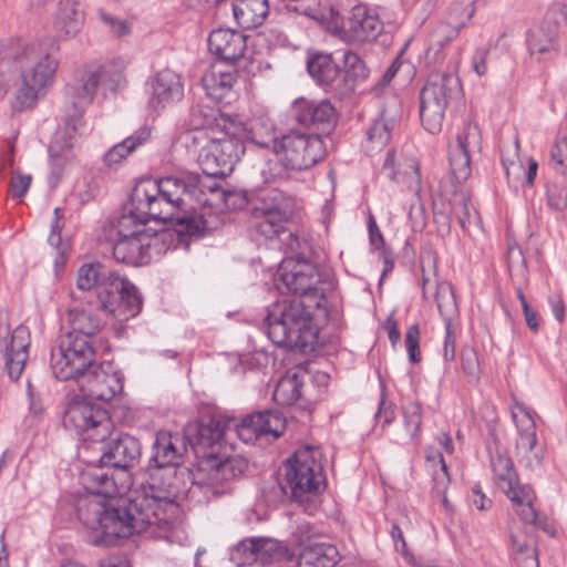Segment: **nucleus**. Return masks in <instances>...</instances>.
Masks as SVG:
<instances>
[{
    "instance_id": "nucleus-1",
    "label": "nucleus",
    "mask_w": 567,
    "mask_h": 567,
    "mask_svg": "<svg viewBox=\"0 0 567 567\" xmlns=\"http://www.w3.org/2000/svg\"><path fill=\"white\" fill-rule=\"evenodd\" d=\"M103 467H93L81 474L86 493L76 502V514L91 532L90 543L112 547L122 539L147 530L152 536H162L179 512L173 486H162L158 477L152 475L140 491L110 502L118 491L114 478Z\"/></svg>"
},
{
    "instance_id": "nucleus-2",
    "label": "nucleus",
    "mask_w": 567,
    "mask_h": 567,
    "mask_svg": "<svg viewBox=\"0 0 567 567\" xmlns=\"http://www.w3.org/2000/svg\"><path fill=\"white\" fill-rule=\"evenodd\" d=\"M235 193L226 190L209 178L198 174L166 176L158 181L141 179L132 189L130 203L120 217H131L132 221L147 226L151 220L167 223L175 210L187 212L200 207H235L231 199Z\"/></svg>"
},
{
    "instance_id": "nucleus-3",
    "label": "nucleus",
    "mask_w": 567,
    "mask_h": 567,
    "mask_svg": "<svg viewBox=\"0 0 567 567\" xmlns=\"http://www.w3.org/2000/svg\"><path fill=\"white\" fill-rule=\"evenodd\" d=\"M76 286L82 291L94 289L100 310L114 313L118 320L136 317L143 305L136 286L100 262L84 264L78 270Z\"/></svg>"
},
{
    "instance_id": "nucleus-4",
    "label": "nucleus",
    "mask_w": 567,
    "mask_h": 567,
    "mask_svg": "<svg viewBox=\"0 0 567 567\" xmlns=\"http://www.w3.org/2000/svg\"><path fill=\"white\" fill-rule=\"evenodd\" d=\"M60 45L52 38L25 44L16 55L21 83L17 99L22 106H31L53 85L60 65Z\"/></svg>"
},
{
    "instance_id": "nucleus-5",
    "label": "nucleus",
    "mask_w": 567,
    "mask_h": 567,
    "mask_svg": "<svg viewBox=\"0 0 567 567\" xmlns=\"http://www.w3.org/2000/svg\"><path fill=\"white\" fill-rule=\"evenodd\" d=\"M313 303L305 300H281L272 303L266 317L268 336L280 347L310 352L318 343L319 329L313 322Z\"/></svg>"
},
{
    "instance_id": "nucleus-6",
    "label": "nucleus",
    "mask_w": 567,
    "mask_h": 567,
    "mask_svg": "<svg viewBox=\"0 0 567 567\" xmlns=\"http://www.w3.org/2000/svg\"><path fill=\"white\" fill-rule=\"evenodd\" d=\"M113 230V258L127 266L150 264L155 256L165 252L172 243L171 233L141 226L140 223L132 221L131 217H118Z\"/></svg>"
},
{
    "instance_id": "nucleus-7",
    "label": "nucleus",
    "mask_w": 567,
    "mask_h": 567,
    "mask_svg": "<svg viewBox=\"0 0 567 567\" xmlns=\"http://www.w3.org/2000/svg\"><path fill=\"white\" fill-rule=\"evenodd\" d=\"M285 477L279 483L282 493L296 503L310 505L311 498L324 487L323 454L319 446L299 447L285 464Z\"/></svg>"
},
{
    "instance_id": "nucleus-8",
    "label": "nucleus",
    "mask_w": 567,
    "mask_h": 567,
    "mask_svg": "<svg viewBox=\"0 0 567 567\" xmlns=\"http://www.w3.org/2000/svg\"><path fill=\"white\" fill-rule=\"evenodd\" d=\"M245 135L246 127L241 123L224 125L223 130L207 135L208 142L198 155V164L205 176H198L217 183L214 177H225L233 173L246 150Z\"/></svg>"
},
{
    "instance_id": "nucleus-9",
    "label": "nucleus",
    "mask_w": 567,
    "mask_h": 567,
    "mask_svg": "<svg viewBox=\"0 0 567 567\" xmlns=\"http://www.w3.org/2000/svg\"><path fill=\"white\" fill-rule=\"evenodd\" d=\"M123 66L120 63L92 64L85 66L79 75L66 85V97L73 111L64 121H70L75 133L81 125L84 109L89 106L96 94L99 85L110 91L116 90L123 82Z\"/></svg>"
},
{
    "instance_id": "nucleus-10",
    "label": "nucleus",
    "mask_w": 567,
    "mask_h": 567,
    "mask_svg": "<svg viewBox=\"0 0 567 567\" xmlns=\"http://www.w3.org/2000/svg\"><path fill=\"white\" fill-rule=\"evenodd\" d=\"M275 155L281 169L274 176L287 179L290 172L308 169L323 159L326 148L319 133L290 130L275 144Z\"/></svg>"
},
{
    "instance_id": "nucleus-11",
    "label": "nucleus",
    "mask_w": 567,
    "mask_h": 567,
    "mask_svg": "<svg viewBox=\"0 0 567 567\" xmlns=\"http://www.w3.org/2000/svg\"><path fill=\"white\" fill-rule=\"evenodd\" d=\"M462 92L458 76L449 72H432L420 93V117L424 128L436 134L441 132L447 106Z\"/></svg>"
},
{
    "instance_id": "nucleus-12",
    "label": "nucleus",
    "mask_w": 567,
    "mask_h": 567,
    "mask_svg": "<svg viewBox=\"0 0 567 567\" xmlns=\"http://www.w3.org/2000/svg\"><path fill=\"white\" fill-rule=\"evenodd\" d=\"M95 363L93 341L85 336L63 333L51 349V370L61 381H76Z\"/></svg>"
},
{
    "instance_id": "nucleus-13",
    "label": "nucleus",
    "mask_w": 567,
    "mask_h": 567,
    "mask_svg": "<svg viewBox=\"0 0 567 567\" xmlns=\"http://www.w3.org/2000/svg\"><path fill=\"white\" fill-rule=\"evenodd\" d=\"M321 275L318 267L306 259H285L277 274L276 286L279 291L299 295L302 300L313 303L317 308L326 299Z\"/></svg>"
},
{
    "instance_id": "nucleus-14",
    "label": "nucleus",
    "mask_w": 567,
    "mask_h": 567,
    "mask_svg": "<svg viewBox=\"0 0 567 567\" xmlns=\"http://www.w3.org/2000/svg\"><path fill=\"white\" fill-rule=\"evenodd\" d=\"M296 210V198L278 188L261 192L251 212L252 228L260 236L272 239L285 230Z\"/></svg>"
},
{
    "instance_id": "nucleus-15",
    "label": "nucleus",
    "mask_w": 567,
    "mask_h": 567,
    "mask_svg": "<svg viewBox=\"0 0 567 567\" xmlns=\"http://www.w3.org/2000/svg\"><path fill=\"white\" fill-rule=\"evenodd\" d=\"M66 430L74 431L83 441H101L110 435L113 426L106 409L91 401H74L69 404L63 416Z\"/></svg>"
},
{
    "instance_id": "nucleus-16",
    "label": "nucleus",
    "mask_w": 567,
    "mask_h": 567,
    "mask_svg": "<svg viewBox=\"0 0 567 567\" xmlns=\"http://www.w3.org/2000/svg\"><path fill=\"white\" fill-rule=\"evenodd\" d=\"M76 382L89 400L110 402L123 390V375L109 361L95 363Z\"/></svg>"
},
{
    "instance_id": "nucleus-17",
    "label": "nucleus",
    "mask_w": 567,
    "mask_h": 567,
    "mask_svg": "<svg viewBox=\"0 0 567 567\" xmlns=\"http://www.w3.org/2000/svg\"><path fill=\"white\" fill-rule=\"evenodd\" d=\"M94 443L99 444L97 450L101 453L99 462L105 467L128 470L138 463L142 454L137 439L126 433L114 432L113 427L106 439Z\"/></svg>"
},
{
    "instance_id": "nucleus-18",
    "label": "nucleus",
    "mask_w": 567,
    "mask_h": 567,
    "mask_svg": "<svg viewBox=\"0 0 567 567\" xmlns=\"http://www.w3.org/2000/svg\"><path fill=\"white\" fill-rule=\"evenodd\" d=\"M30 331L19 326L12 332L9 328H0V368L7 371L12 381L22 375L29 358Z\"/></svg>"
},
{
    "instance_id": "nucleus-19",
    "label": "nucleus",
    "mask_w": 567,
    "mask_h": 567,
    "mask_svg": "<svg viewBox=\"0 0 567 567\" xmlns=\"http://www.w3.org/2000/svg\"><path fill=\"white\" fill-rule=\"evenodd\" d=\"M186 441L187 437L177 433L173 434L166 431L157 432L153 443V454L150 460V464L154 465V472L151 473L150 477L156 475L162 486L171 484L175 491V497L177 496L176 486L171 481H162L159 471L168 470L175 473L174 468L183 463L184 455L187 451Z\"/></svg>"
},
{
    "instance_id": "nucleus-20",
    "label": "nucleus",
    "mask_w": 567,
    "mask_h": 567,
    "mask_svg": "<svg viewBox=\"0 0 567 567\" xmlns=\"http://www.w3.org/2000/svg\"><path fill=\"white\" fill-rule=\"evenodd\" d=\"M337 116V110L329 100L317 101L299 97L293 101L291 106L293 121L320 135L334 127Z\"/></svg>"
},
{
    "instance_id": "nucleus-21",
    "label": "nucleus",
    "mask_w": 567,
    "mask_h": 567,
    "mask_svg": "<svg viewBox=\"0 0 567 567\" xmlns=\"http://www.w3.org/2000/svg\"><path fill=\"white\" fill-rule=\"evenodd\" d=\"M307 70L319 85L340 97L353 92V85L347 79H342V72L331 54L312 55L307 62Z\"/></svg>"
},
{
    "instance_id": "nucleus-22",
    "label": "nucleus",
    "mask_w": 567,
    "mask_h": 567,
    "mask_svg": "<svg viewBox=\"0 0 567 567\" xmlns=\"http://www.w3.org/2000/svg\"><path fill=\"white\" fill-rule=\"evenodd\" d=\"M285 429L282 415L274 410H266L247 415L238 424L235 422V432L238 437L250 443L264 435L279 437Z\"/></svg>"
},
{
    "instance_id": "nucleus-23",
    "label": "nucleus",
    "mask_w": 567,
    "mask_h": 567,
    "mask_svg": "<svg viewBox=\"0 0 567 567\" xmlns=\"http://www.w3.org/2000/svg\"><path fill=\"white\" fill-rule=\"evenodd\" d=\"M109 315L99 309L97 300L89 299L86 306L69 309L66 320L70 331L66 333L81 334L93 340L104 324V317Z\"/></svg>"
},
{
    "instance_id": "nucleus-24",
    "label": "nucleus",
    "mask_w": 567,
    "mask_h": 567,
    "mask_svg": "<svg viewBox=\"0 0 567 567\" xmlns=\"http://www.w3.org/2000/svg\"><path fill=\"white\" fill-rule=\"evenodd\" d=\"M247 38L230 29L213 30L208 37V50L219 60L235 62L244 56Z\"/></svg>"
},
{
    "instance_id": "nucleus-25",
    "label": "nucleus",
    "mask_w": 567,
    "mask_h": 567,
    "mask_svg": "<svg viewBox=\"0 0 567 567\" xmlns=\"http://www.w3.org/2000/svg\"><path fill=\"white\" fill-rule=\"evenodd\" d=\"M527 48L530 56L538 62L555 59L560 50L557 24L548 22L530 30L527 34Z\"/></svg>"
},
{
    "instance_id": "nucleus-26",
    "label": "nucleus",
    "mask_w": 567,
    "mask_h": 567,
    "mask_svg": "<svg viewBox=\"0 0 567 567\" xmlns=\"http://www.w3.org/2000/svg\"><path fill=\"white\" fill-rule=\"evenodd\" d=\"M383 31V22L364 4L354 6L347 24V33L352 41L370 42Z\"/></svg>"
},
{
    "instance_id": "nucleus-27",
    "label": "nucleus",
    "mask_w": 567,
    "mask_h": 567,
    "mask_svg": "<svg viewBox=\"0 0 567 567\" xmlns=\"http://www.w3.org/2000/svg\"><path fill=\"white\" fill-rule=\"evenodd\" d=\"M183 95L184 86L176 72L164 69L156 73L152 81L151 104L153 107H165L168 104L178 102Z\"/></svg>"
},
{
    "instance_id": "nucleus-28",
    "label": "nucleus",
    "mask_w": 567,
    "mask_h": 567,
    "mask_svg": "<svg viewBox=\"0 0 567 567\" xmlns=\"http://www.w3.org/2000/svg\"><path fill=\"white\" fill-rule=\"evenodd\" d=\"M463 22H437L430 33L429 47L425 53L427 63L439 64L445 55L443 49L458 35L460 31L466 25L467 16L464 14Z\"/></svg>"
},
{
    "instance_id": "nucleus-29",
    "label": "nucleus",
    "mask_w": 567,
    "mask_h": 567,
    "mask_svg": "<svg viewBox=\"0 0 567 567\" xmlns=\"http://www.w3.org/2000/svg\"><path fill=\"white\" fill-rule=\"evenodd\" d=\"M78 132L79 131L74 133L72 131L70 121H64L63 127H60L56 131L54 140L49 147L52 175L56 179H60L64 167L71 163L73 158L71 150L76 138Z\"/></svg>"
},
{
    "instance_id": "nucleus-30",
    "label": "nucleus",
    "mask_w": 567,
    "mask_h": 567,
    "mask_svg": "<svg viewBox=\"0 0 567 567\" xmlns=\"http://www.w3.org/2000/svg\"><path fill=\"white\" fill-rule=\"evenodd\" d=\"M236 81V72L230 69L224 70L220 64L213 65L202 78L207 96L219 103L229 102L228 97Z\"/></svg>"
},
{
    "instance_id": "nucleus-31",
    "label": "nucleus",
    "mask_w": 567,
    "mask_h": 567,
    "mask_svg": "<svg viewBox=\"0 0 567 567\" xmlns=\"http://www.w3.org/2000/svg\"><path fill=\"white\" fill-rule=\"evenodd\" d=\"M512 416L518 432L516 450L518 454L527 456L537 444L536 422L533 412L524 403L515 402Z\"/></svg>"
},
{
    "instance_id": "nucleus-32",
    "label": "nucleus",
    "mask_w": 567,
    "mask_h": 567,
    "mask_svg": "<svg viewBox=\"0 0 567 567\" xmlns=\"http://www.w3.org/2000/svg\"><path fill=\"white\" fill-rule=\"evenodd\" d=\"M234 18L244 29L261 25L269 14L268 0H230Z\"/></svg>"
},
{
    "instance_id": "nucleus-33",
    "label": "nucleus",
    "mask_w": 567,
    "mask_h": 567,
    "mask_svg": "<svg viewBox=\"0 0 567 567\" xmlns=\"http://www.w3.org/2000/svg\"><path fill=\"white\" fill-rule=\"evenodd\" d=\"M235 431V419L225 415H217L207 423H200L195 427V442L189 440L192 445L212 447L218 444L229 430Z\"/></svg>"
},
{
    "instance_id": "nucleus-34",
    "label": "nucleus",
    "mask_w": 567,
    "mask_h": 567,
    "mask_svg": "<svg viewBox=\"0 0 567 567\" xmlns=\"http://www.w3.org/2000/svg\"><path fill=\"white\" fill-rule=\"evenodd\" d=\"M84 14L75 0H60L54 28L63 39L74 38L82 29Z\"/></svg>"
},
{
    "instance_id": "nucleus-35",
    "label": "nucleus",
    "mask_w": 567,
    "mask_h": 567,
    "mask_svg": "<svg viewBox=\"0 0 567 567\" xmlns=\"http://www.w3.org/2000/svg\"><path fill=\"white\" fill-rule=\"evenodd\" d=\"M236 121L225 116L219 110L205 106L196 105L190 110L189 124L194 131L203 132L208 131V135L214 134V131L223 130L224 124H235Z\"/></svg>"
},
{
    "instance_id": "nucleus-36",
    "label": "nucleus",
    "mask_w": 567,
    "mask_h": 567,
    "mask_svg": "<svg viewBox=\"0 0 567 567\" xmlns=\"http://www.w3.org/2000/svg\"><path fill=\"white\" fill-rule=\"evenodd\" d=\"M150 136L151 131L147 127H142L138 131L134 132L132 135L127 136L122 142L115 144L104 154V164L110 168L117 166L137 147L146 143Z\"/></svg>"
},
{
    "instance_id": "nucleus-37",
    "label": "nucleus",
    "mask_w": 567,
    "mask_h": 567,
    "mask_svg": "<svg viewBox=\"0 0 567 567\" xmlns=\"http://www.w3.org/2000/svg\"><path fill=\"white\" fill-rule=\"evenodd\" d=\"M338 550L328 544H310L299 555L298 567H334Z\"/></svg>"
},
{
    "instance_id": "nucleus-38",
    "label": "nucleus",
    "mask_w": 567,
    "mask_h": 567,
    "mask_svg": "<svg viewBox=\"0 0 567 567\" xmlns=\"http://www.w3.org/2000/svg\"><path fill=\"white\" fill-rule=\"evenodd\" d=\"M249 138L254 144L262 148H271L275 153V144L279 141L276 135V124L268 117H257L246 128L245 140Z\"/></svg>"
},
{
    "instance_id": "nucleus-39",
    "label": "nucleus",
    "mask_w": 567,
    "mask_h": 567,
    "mask_svg": "<svg viewBox=\"0 0 567 567\" xmlns=\"http://www.w3.org/2000/svg\"><path fill=\"white\" fill-rule=\"evenodd\" d=\"M491 466L494 474V481L499 489H512V484L517 483V473L514 463L506 454L496 452L491 455Z\"/></svg>"
},
{
    "instance_id": "nucleus-40",
    "label": "nucleus",
    "mask_w": 567,
    "mask_h": 567,
    "mask_svg": "<svg viewBox=\"0 0 567 567\" xmlns=\"http://www.w3.org/2000/svg\"><path fill=\"white\" fill-rule=\"evenodd\" d=\"M303 381L296 374H286L282 377L274 391V400L282 406L295 404L301 396Z\"/></svg>"
},
{
    "instance_id": "nucleus-41",
    "label": "nucleus",
    "mask_w": 567,
    "mask_h": 567,
    "mask_svg": "<svg viewBox=\"0 0 567 567\" xmlns=\"http://www.w3.org/2000/svg\"><path fill=\"white\" fill-rule=\"evenodd\" d=\"M435 299L444 324L454 323L458 318V308L452 286L447 282L439 284L436 286Z\"/></svg>"
},
{
    "instance_id": "nucleus-42",
    "label": "nucleus",
    "mask_w": 567,
    "mask_h": 567,
    "mask_svg": "<svg viewBox=\"0 0 567 567\" xmlns=\"http://www.w3.org/2000/svg\"><path fill=\"white\" fill-rule=\"evenodd\" d=\"M248 464L244 457L238 455L229 456L220 461H216L213 465L214 478L220 481H230L241 475Z\"/></svg>"
},
{
    "instance_id": "nucleus-43",
    "label": "nucleus",
    "mask_w": 567,
    "mask_h": 567,
    "mask_svg": "<svg viewBox=\"0 0 567 567\" xmlns=\"http://www.w3.org/2000/svg\"><path fill=\"white\" fill-rule=\"evenodd\" d=\"M178 212H174V218L167 219L174 225L178 235L199 236L207 229L206 221L202 217L187 214L179 215Z\"/></svg>"
},
{
    "instance_id": "nucleus-44",
    "label": "nucleus",
    "mask_w": 567,
    "mask_h": 567,
    "mask_svg": "<svg viewBox=\"0 0 567 567\" xmlns=\"http://www.w3.org/2000/svg\"><path fill=\"white\" fill-rule=\"evenodd\" d=\"M453 147L470 153L480 152L482 147V135L478 125L475 123L465 124L462 131L457 134L456 143Z\"/></svg>"
},
{
    "instance_id": "nucleus-45",
    "label": "nucleus",
    "mask_w": 567,
    "mask_h": 567,
    "mask_svg": "<svg viewBox=\"0 0 567 567\" xmlns=\"http://www.w3.org/2000/svg\"><path fill=\"white\" fill-rule=\"evenodd\" d=\"M512 549L515 560L520 567H539L537 550L534 545L512 536Z\"/></svg>"
},
{
    "instance_id": "nucleus-46",
    "label": "nucleus",
    "mask_w": 567,
    "mask_h": 567,
    "mask_svg": "<svg viewBox=\"0 0 567 567\" xmlns=\"http://www.w3.org/2000/svg\"><path fill=\"white\" fill-rule=\"evenodd\" d=\"M343 58L347 71L342 72V79H347L354 86V82L363 81L369 76V69L357 53L347 51Z\"/></svg>"
},
{
    "instance_id": "nucleus-47",
    "label": "nucleus",
    "mask_w": 567,
    "mask_h": 567,
    "mask_svg": "<svg viewBox=\"0 0 567 567\" xmlns=\"http://www.w3.org/2000/svg\"><path fill=\"white\" fill-rule=\"evenodd\" d=\"M473 153L451 146L450 165L458 182L466 181L471 175V156Z\"/></svg>"
},
{
    "instance_id": "nucleus-48",
    "label": "nucleus",
    "mask_w": 567,
    "mask_h": 567,
    "mask_svg": "<svg viewBox=\"0 0 567 567\" xmlns=\"http://www.w3.org/2000/svg\"><path fill=\"white\" fill-rule=\"evenodd\" d=\"M257 564L266 566L281 556L280 544L271 538H254Z\"/></svg>"
},
{
    "instance_id": "nucleus-49",
    "label": "nucleus",
    "mask_w": 567,
    "mask_h": 567,
    "mask_svg": "<svg viewBox=\"0 0 567 567\" xmlns=\"http://www.w3.org/2000/svg\"><path fill=\"white\" fill-rule=\"evenodd\" d=\"M403 424L412 441L417 439L422 425V406L417 402H409L403 406Z\"/></svg>"
},
{
    "instance_id": "nucleus-50",
    "label": "nucleus",
    "mask_w": 567,
    "mask_h": 567,
    "mask_svg": "<svg viewBox=\"0 0 567 567\" xmlns=\"http://www.w3.org/2000/svg\"><path fill=\"white\" fill-rule=\"evenodd\" d=\"M254 538L241 540L230 551V559L238 567L257 564Z\"/></svg>"
},
{
    "instance_id": "nucleus-51",
    "label": "nucleus",
    "mask_w": 567,
    "mask_h": 567,
    "mask_svg": "<svg viewBox=\"0 0 567 567\" xmlns=\"http://www.w3.org/2000/svg\"><path fill=\"white\" fill-rule=\"evenodd\" d=\"M426 460L439 462L440 470L434 473L433 482H434V489L437 493H443L445 489H447V486L450 484V475L447 472V465L443 458V455L441 452L436 451L435 449L429 447L426 450Z\"/></svg>"
},
{
    "instance_id": "nucleus-52",
    "label": "nucleus",
    "mask_w": 567,
    "mask_h": 567,
    "mask_svg": "<svg viewBox=\"0 0 567 567\" xmlns=\"http://www.w3.org/2000/svg\"><path fill=\"white\" fill-rule=\"evenodd\" d=\"M392 126L382 116L374 121L372 126L368 130V140L375 145V147H383L391 138Z\"/></svg>"
},
{
    "instance_id": "nucleus-53",
    "label": "nucleus",
    "mask_w": 567,
    "mask_h": 567,
    "mask_svg": "<svg viewBox=\"0 0 567 567\" xmlns=\"http://www.w3.org/2000/svg\"><path fill=\"white\" fill-rule=\"evenodd\" d=\"M550 162L560 174L567 173V136L558 137L550 150Z\"/></svg>"
},
{
    "instance_id": "nucleus-54",
    "label": "nucleus",
    "mask_w": 567,
    "mask_h": 567,
    "mask_svg": "<svg viewBox=\"0 0 567 567\" xmlns=\"http://www.w3.org/2000/svg\"><path fill=\"white\" fill-rule=\"evenodd\" d=\"M502 492L511 499L514 506H523L525 503L529 504L536 501L535 491L528 484L520 485L517 482L516 484H512L509 492L507 489H503Z\"/></svg>"
},
{
    "instance_id": "nucleus-55",
    "label": "nucleus",
    "mask_w": 567,
    "mask_h": 567,
    "mask_svg": "<svg viewBox=\"0 0 567 567\" xmlns=\"http://www.w3.org/2000/svg\"><path fill=\"white\" fill-rule=\"evenodd\" d=\"M461 365L463 372L473 380H478L480 361L476 350L473 347L465 346L461 350Z\"/></svg>"
},
{
    "instance_id": "nucleus-56",
    "label": "nucleus",
    "mask_w": 567,
    "mask_h": 567,
    "mask_svg": "<svg viewBox=\"0 0 567 567\" xmlns=\"http://www.w3.org/2000/svg\"><path fill=\"white\" fill-rule=\"evenodd\" d=\"M547 205L550 209L563 212L567 207V188L556 183H550L546 187Z\"/></svg>"
},
{
    "instance_id": "nucleus-57",
    "label": "nucleus",
    "mask_w": 567,
    "mask_h": 567,
    "mask_svg": "<svg viewBox=\"0 0 567 567\" xmlns=\"http://www.w3.org/2000/svg\"><path fill=\"white\" fill-rule=\"evenodd\" d=\"M420 336L421 333L417 324L410 326L405 333V347L409 360L412 363H419L421 361Z\"/></svg>"
},
{
    "instance_id": "nucleus-58",
    "label": "nucleus",
    "mask_w": 567,
    "mask_h": 567,
    "mask_svg": "<svg viewBox=\"0 0 567 567\" xmlns=\"http://www.w3.org/2000/svg\"><path fill=\"white\" fill-rule=\"evenodd\" d=\"M504 168L508 183L512 182V174L514 175V179H518L520 175L524 174L527 184L532 185L537 174L538 164L535 159H530L528 171L526 173L524 172V167L520 163H511V165H506L504 163Z\"/></svg>"
},
{
    "instance_id": "nucleus-59",
    "label": "nucleus",
    "mask_w": 567,
    "mask_h": 567,
    "mask_svg": "<svg viewBox=\"0 0 567 567\" xmlns=\"http://www.w3.org/2000/svg\"><path fill=\"white\" fill-rule=\"evenodd\" d=\"M31 175H23L20 172H16L9 183V193L13 198H22L31 184Z\"/></svg>"
},
{
    "instance_id": "nucleus-60",
    "label": "nucleus",
    "mask_w": 567,
    "mask_h": 567,
    "mask_svg": "<svg viewBox=\"0 0 567 567\" xmlns=\"http://www.w3.org/2000/svg\"><path fill=\"white\" fill-rule=\"evenodd\" d=\"M409 172L403 175V182L408 185L409 189L420 199L421 195V176L419 171V164L415 159L409 162Z\"/></svg>"
},
{
    "instance_id": "nucleus-61",
    "label": "nucleus",
    "mask_w": 567,
    "mask_h": 567,
    "mask_svg": "<svg viewBox=\"0 0 567 567\" xmlns=\"http://www.w3.org/2000/svg\"><path fill=\"white\" fill-rule=\"evenodd\" d=\"M100 19L116 37H123L131 32V25L126 20L115 18L106 12H100Z\"/></svg>"
},
{
    "instance_id": "nucleus-62",
    "label": "nucleus",
    "mask_w": 567,
    "mask_h": 567,
    "mask_svg": "<svg viewBox=\"0 0 567 567\" xmlns=\"http://www.w3.org/2000/svg\"><path fill=\"white\" fill-rule=\"evenodd\" d=\"M445 336L443 342V358L446 362H452L456 355V338L454 323L444 324Z\"/></svg>"
},
{
    "instance_id": "nucleus-63",
    "label": "nucleus",
    "mask_w": 567,
    "mask_h": 567,
    "mask_svg": "<svg viewBox=\"0 0 567 567\" xmlns=\"http://www.w3.org/2000/svg\"><path fill=\"white\" fill-rule=\"evenodd\" d=\"M515 511L525 524L537 525L545 529L543 520L538 518V513L534 507V502H530L529 504L525 503L523 506H515Z\"/></svg>"
},
{
    "instance_id": "nucleus-64",
    "label": "nucleus",
    "mask_w": 567,
    "mask_h": 567,
    "mask_svg": "<svg viewBox=\"0 0 567 567\" xmlns=\"http://www.w3.org/2000/svg\"><path fill=\"white\" fill-rule=\"evenodd\" d=\"M508 257V269L513 274L514 271L524 272L526 269V261L523 252L517 246H509L507 251Z\"/></svg>"
}]
</instances>
